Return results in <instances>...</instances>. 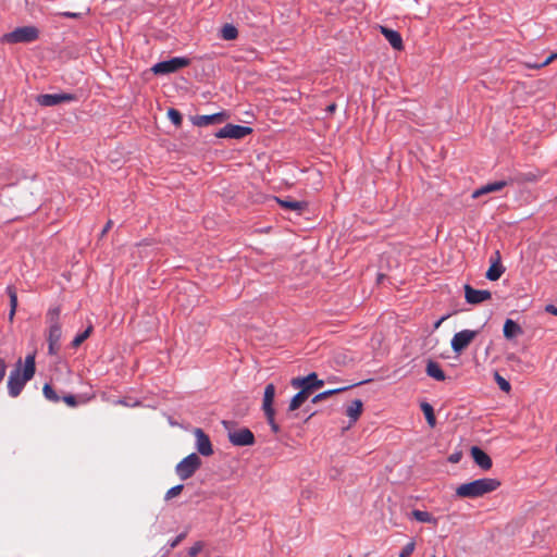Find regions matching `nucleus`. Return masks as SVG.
Wrapping results in <instances>:
<instances>
[{"mask_svg": "<svg viewBox=\"0 0 557 557\" xmlns=\"http://www.w3.org/2000/svg\"><path fill=\"white\" fill-rule=\"evenodd\" d=\"M35 371L34 355L26 356L23 367L22 361L18 360L15 369L10 372L8 379L9 395L13 398L17 397L22 393L25 384L34 377Z\"/></svg>", "mask_w": 557, "mask_h": 557, "instance_id": "nucleus-1", "label": "nucleus"}, {"mask_svg": "<svg viewBox=\"0 0 557 557\" xmlns=\"http://www.w3.org/2000/svg\"><path fill=\"white\" fill-rule=\"evenodd\" d=\"M500 482L492 478H483L463 483L456 488V495L462 498H476L498 488Z\"/></svg>", "mask_w": 557, "mask_h": 557, "instance_id": "nucleus-2", "label": "nucleus"}, {"mask_svg": "<svg viewBox=\"0 0 557 557\" xmlns=\"http://www.w3.org/2000/svg\"><path fill=\"white\" fill-rule=\"evenodd\" d=\"M60 314L61 310L59 307L50 309L47 313V321L49 323L47 336L49 355H57L60 350V339L62 336Z\"/></svg>", "mask_w": 557, "mask_h": 557, "instance_id": "nucleus-3", "label": "nucleus"}, {"mask_svg": "<svg viewBox=\"0 0 557 557\" xmlns=\"http://www.w3.org/2000/svg\"><path fill=\"white\" fill-rule=\"evenodd\" d=\"M202 462L196 453L183 458L175 467V473L181 480H188L201 467Z\"/></svg>", "mask_w": 557, "mask_h": 557, "instance_id": "nucleus-4", "label": "nucleus"}, {"mask_svg": "<svg viewBox=\"0 0 557 557\" xmlns=\"http://www.w3.org/2000/svg\"><path fill=\"white\" fill-rule=\"evenodd\" d=\"M38 36L39 30L35 26H23L4 34L2 40L9 44L33 42Z\"/></svg>", "mask_w": 557, "mask_h": 557, "instance_id": "nucleus-5", "label": "nucleus"}, {"mask_svg": "<svg viewBox=\"0 0 557 557\" xmlns=\"http://www.w3.org/2000/svg\"><path fill=\"white\" fill-rule=\"evenodd\" d=\"M190 61L187 58L175 57L166 61L159 62L154 64L151 71L157 75H164L174 73L187 65H189Z\"/></svg>", "mask_w": 557, "mask_h": 557, "instance_id": "nucleus-6", "label": "nucleus"}, {"mask_svg": "<svg viewBox=\"0 0 557 557\" xmlns=\"http://www.w3.org/2000/svg\"><path fill=\"white\" fill-rule=\"evenodd\" d=\"M479 331L473 330H462L456 333L450 342V346L454 352L460 354L478 336Z\"/></svg>", "mask_w": 557, "mask_h": 557, "instance_id": "nucleus-7", "label": "nucleus"}, {"mask_svg": "<svg viewBox=\"0 0 557 557\" xmlns=\"http://www.w3.org/2000/svg\"><path fill=\"white\" fill-rule=\"evenodd\" d=\"M75 99H76L75 95L69 94V92H61V94H54V95L44 94V95L37 96V98H36L37 102L44 107H53V106H58L62 102L74 101Z\"/></svg>", "mask_w": 557, "mask_h": 557, "instance_id": "nucleus-8", "label": "nucleus"}, {"mask_svg": "<svg viewBox=\"0 0 557 557\" xmlns=\"http://www.w3.org/2000/svg\"><path fill=\"white\" fill-rule=\"evenodd\" d=\"M252 132V128L248 126H242V125H234V124H226L224 127H222L215 136L218 138H234V139H240L245 136L249 135Z\"/></svg>", "mask_w": 557, "mask_h": 557, "instance_id": "nucleus-9", "label": "nucleus"}, {"mask_svg": "<svg viewBox=\"0 0 557 557\" xmlns=\"http://www.w3.org/2000/svg\"><path fill=\"white\" fill-rule=\"evenodd\" d=\"M193 434L196 440L195 446L197 451L205 457L211 456L213 454V447L209 436L203 432V430L196 428L194 429Z\"/></svg>", "mask_w": 557, "mask_h": 557, "instance_id": "nucleus-10", "label": "nucleus"}, {"mask_svg": "<svg viewBox=\"0 0 557 557\" xmlns=\"http://www.w3.org/2000/svg\"><path fill=\"white\" fill-rule=\"evenodd\" d=\"M228 441L235 446H250L255 443V436L249 429L228 431Z\"/></svg>", "mask_w": 557, "mask_h": 557, "instance_id": "nucleus-11", "label": "nucleus"}, {"mask_svg": "<svg viewBox=\"0 0 557 557\" xmlns=\"http://www.w3.org/2000/svg\"><path fill=\"white\" fill-rule=\"evenodd\" d=\"M290 384L294 388L308 387L309 391L313 392L314 389L322 387L324 382L318 379L317 373L312 372L307 376H298L292 379Z\"/></svg>", "mask_w": 557, "mask_h": 557, "instance_id": "nucleus-12", "label": "nucleus"}, {"mask_svg": "<svg viewBox=\"0 0 557 557\" xmlns=\"http://www.w3.org/2000/svg\"><path fill=\"white\" fill-rule=\"evenodd\" d=\"M492 297L491 292L485 289H474L470 285H465V298L468 304L478 305Z\"/></svg>", "mask_w": 557, "mask_h": 557, "instance_id": "nucleus-13", "label": "nucleus"}, {"mask_svg": "<svg viewBox=\"0 0 557 557\" xmlns=\"http://www.w3.org/2000/svg\"><path fill=\"white\" fill-rule=\"evenodd\" d=\"M228 115L225 112H219L210 115H197L193 119V123L197 126H208L211 124H220L224 122Z\"/></svg>", "mask_w": 557, "mask_h": 557, "instance_id": "nucleus-14", "label": "nucleus"}, {"mask_svg": "<svg viewBox=\"0 0 557 557\" xmlns=\"http://www.w3.org/2000/svg\"><path fill=\"white\" fill-rule=\"evenodd\" d=\"M471 456L474 462L483 470H490L492 468L493 463L491 457L478 446L471 448Z\"/></svg>", "mask_w": 557, "mask_h": 557, "instance_id": "nucleus-15", "label": "nucleus"}, {"mask_svg": "<svg viewBox=\"0 0 557 557\" xmlns=\"http://www.w3.org/2000/svg\"><path fill=\"white\" fill-rule=\"evenodd\" d=\"M495 256H496L495 260L492 261V264L485 274L486 278L490 281H497L505 272V268L500 263L499 252L496 251Z\"/></svg>", "mask_w": 557, "mask_h": 557, "instance_id": "nucleus-16", "label": "nucleus"}, {"mask_svg": "<svg viewBox=\"0 0 557 557\" xmlns=\"http://www.w3.org/2000/svg\"><path fill=\"white\" fill-rule=\"evenodd\" d=\"M381 33L394 49L401 50L404 48L403 39L398 32L381 26Z\"/></svg>", "mask_w": 557, "mask_h": 557, "instance_id": "nucleus-17", "label": "nucleus"}, {"mask_svg": "<svg viewBox=\"0 0 557 557\" xmlns=\"http://www.w3.org/2000/svg\"><path fill=\"white\" fill-rule=\"evenodd\" d=\"M505 186H507V182L506 181H498V182L488 183V184L480 187L479 189L474 190L473 194H472V198H479L482 195L499 191Z\"/></svg>", "mask_w": 557, "mask_h": 557, "instance_id": "nucleus-18", "label": "nucleus"}, {"mask_svg": "<svg viewBox=\"0 0 557 557\" xmlns=\"http://www.w3.org/2000/svg\"><path fill=\"white\" fill-rule=\"evenodd\" d=\"M300 391L292 398L289 403V410L294 411L298 409L312 394V391H309L308 387H298Z\"/></svg>", "mask_w": 557, "mask_h": 557, "instance_id": "nucleus-19", "label": "nucleus"}, {"mask_svg": "<svg viewBox=\"0 0 557 557\" xmlns=\"http://www.w3.org/2000/svg\"><path fill=\"white\" fill-rule=\"evenodd\" d=\"M274 397H275V386L272 383H270L264 388L263 403H262V409L264 412L265 411L271 412L272 410H274V408H273Z\"/></svg>", "mask_w": 557, "mask_h": 557, "instance_id": "nucleus-20", "label": "nucleus"}, {"mask_svg": "<svg viewBox=\"0 0 557 557\" xmlns=\"http://www.w3.org/2000/svg\"><path fill=\"white\" fill-rule=\"evenodd\" d=\"M276 201L283 209L296 211L298 214H300L307 208V202L305 201H297L293 199L282 200L278 198H276Z\"/></svg>", "mask_w": 557, "mask_h": 557, "instance_id": "nucleus-21", "label": "nucleus"}, {"mask_svg": "<svg viewBox=\"0 0 557 557\" xmlns=\"http://www.w3.org/2000/svg\"><path fill=\"white\" fill-rule=\"evenodd\" d=\"M425 372L429 376L433 377L436 381L442 382L446 379V375L442 370L441 366L433 360L428 361Z\"/></svg>", "mask_w": 557, "mask_h": 557, "instance_id": "nucleus-22", "label": "nucleus"}, {"mask_svg": "<svg viewBox=\"0 0 557 557\" xmlns=\"http://www.w3.org/2000/svg\"><path fill=\"white\" fill-rule=\"evenodd\" d=\"M363 404L360 399H355L351 404L346 408V416L354 423L356 422L362 413Z\"/></svg>", "mask_w": 557, "mask_h": 557, "instance_id": "nucleus-23", "label": "nucleus"}, {"mask_svg": "<svg viewBox=\"0 0 557 557\" xmlns=\"http://www.w3.org/2000/svg\"><path fill=\"white\" fill-rule=\"evenodd\" d=\"M503 331H504V336L507 339H511V338L522 334L521 326L511 319H507L505 321Z\"/></svg>", "mask_w": 557, "mask_h": 557, "instance_id": "nucleus-24", "label": "nucleus"}, {"mask_svg": "<svg viewBox=\"0 0 557 557\" xmlns=\"http://www.w3.org/2000/svg\"><path fill=\"white\" fill-rule=\"evenodd\" d=\"M7 293L10 297L9 320L12 322L15 311H16V307H17V294H16V290L14 289V287H12V286H8Z\"/></svg>", "mask_w": 557, "mask_h": 557, "instance_id": "nucleus-25", "label": "nucleus"}, {"mask_svg": "<svg viewBox=\"0 0 557 557\" xmlns=\"http://www.w3.org/2000/svg\"><path fill=\"white\" fill-rule=\"evenodd\" d=\"M412 517L419 521V522H424V523H433V524H436L437 520L436 518H434L430 512L428 511H422V510H413L411 512Z\"/></svg>", "mask_w": 557, "mask_h": 557, "instance_id": "nucleus-26", "label": "nucleus"}, {"mask_svg": "<svg viewBox=\"0 0 557 557\" xmlns=\"http://www.w3.org/2000/svg\"><path fill=\"white\" fill-rule=\"evenodd\" d=\"M238 36V30L237 28L232 25V24H225L222 28H221V37L224 39V40H234L236 39Z\"/></svg>", "mask_w": 557, "mask_h": 557, "instance_id": "nucleus-27", "label": "nucleus"}, {"mask_svg": "<svg viewBox=\"0 0 557 557\" xmlns=\"http://www.w3.org/2000/svg\"><path fill=\"white\" fill-rule=\"evenodd\" d=\"M421 410L423 411L425 419L428 421V424L433 428L435 426L436 419L434 416L433 407L429 403H422L421 404Z\"/></svg>", "mask_w": 557, "mask_h": 557, "instance_id": "nucleus-28", "label": "nucleus"}, {"mask_svg": "<svg viewBox=\"0 0 557 557\" xmlns=\"http://www.w3.org/2000/svg\"><path fill=\"white\" fill-rule=\"evenodd\" d=\"M92 325L89 324L84 332L77 334L72 342V347H79L90 336V334L92 333Z\"/></svg>", "mask_w": 557, "mask_h": 557, "instance_id": "nucleus-29", "label": "nucleus"}, {"mask_svg": "<svg viewBox=\"0 0 557 557\" xmlns=\"http://www.w3.org/2000/svg\"><path fill=\"white\" fill-rule=\"evenodd\" d=\"M494 379L497 383V385L499 386V388L503 391V392H506L508 393L511 388L510 386V383L505 379L503 377L502 375H499L498 372H495L494 374Z\"/></svg>", "mask_w": 557, "mask_h": 557, "instance_id": "nucleus-30", "label": "nucleus"}, {"mask_svg": "<svg viewBox=\"0 0 557 557\" xmlns=\"http://www.w3.org/2000/svg\"><path fill=\"white\" fill-rule=\"evenodd\" d=\"M42 393L45 397L50 401L57 403L60 399L54 389L49 384L44 385Z\"/></svg>", "mask_w": 557, "mask_h": 557, "instance_id": "nucleus-31", "label": "nucleus"}, {"mask_svg": "<svg viewBox=\"0 0 557 557\" xmlns=\"http://www.w3.org/2000/svg\"><path fill=\"white\" fill-rule=\"evenodd\" d=\"M184 488V485L183 484H178V485H175L173 487H171L166 493H165V496H164V499L166 502L171 500L172 498L174 497H177L182 491Z\"/></svg>", "mask_w": 557, "mask_h": 557, "instance_id": "nucleus-32", "label": "nucleus"}, {"mask_svg": "<svg viewBox=\"0 0 557 557\" xmlns=\"http://www.w3.org/2000/svg\"><path fill=\"white\" fill-rule=\"evenodd\" d=\"M168 117L176 126L182 124V114L175 109H170L168 111Z\"/></svg>", "mask_w": 557, "mask_h": 557, "instance_id": "nucleus-33", "label": "nucleus"}, {"mask_svg": "<svg viewBox=\"0 0 557 557\" xmlns=\"http://www.w3.org/2000/svg\"><path fill=\"white\" fill-rule=\"evenodd\" d=\"M265 417H267V420L272 429V431L274 433H277L280 431V426L276 424L275 420H274V414H275V411L272 410L271 412L269 411H265L264 412Z\"/></svg>", "mask_w": 557, "mask_h": 557, "instance_id": "nucleus-34", "label": "nucleus"}, {"mask_svg": "<svg viewBox=\"0 0 557 557\" xmlns=\"http://www.w3.org/2000/svg\"><path fill=\"white\" fill-rule=\"evenodd\" d=\"M416 547V543L413 541L409 542L399 553V557H409Z\"/></svg>", "mask_w": 557, "mask_h": 557, "instance_id": "nucleus-35", "label": "nucleus"}, {"mask_svg": "<svg viewBox=\"0 0 557 557\" xmlns=\"http://www.w3.org/2000/svg\"><path fill=\"white\" fill-rule=\"evenodd\" d=\"M202 549V545L200 543H196L194 546H191L188 550V555L190 557H196Z\"/></svg>", "mask_w": 557, "mask_h": 557, "instance_id": "nucleus-36", "label": "nucleus"}, {"mask_svg": "<svg viewBox=\"0 0 557 557\" xmlns=\"http://www.w3.org/2000/svg\"><path fill=\"white\" fill-rule=\"evenodd\" d=\"M63 400L71 407H74L76 406V399H75V396L73 395H67L63 398Z\"/></svg>", "mask_w": 557, "mask_h": 557, "instance_id": "nucleus-37", "label": "nucleus"}, {"mask_svg": "<svg viewBox=\"0 0 557 557\" xmlns=\"http://www.w3.org/2000/svg\"><path fill=\"white\" fill-rule=\"evenodd\" d=\"M7 371V366L3 360L0 359V383L2 382Z\"/></svg>", "mask_w": 557, "mask_h": 557, "instance_id": "nucleus-38", "label": "nucleus"}, {"mask_svg": "<svg viewBox=\"0 0 557 557\" xmlns=\"http://www.w3.org/2000/svg\"><path fill=\"white\" fill-rule=\"evenodd\" d=\"M345 388H335V389H330V391H325L323 392L322 394H324V398L326 399L327 397H330L331 395H334L336 393H339L342 391H344Z\"/></svg>", "mask_w": 557, "mask_h": 557, "instance_id": "nucleus-39", "label": "nucleus"}, {"mask_svg": "<svg viewBox=\"0 0 557 557\" xmlns=\"http://www.w3.org/2000/svg\"><path fill=\"white\" fill-rule=\"evenodd\" d=\"M62 16L64 17H69V18H78L81 17V13H75V12H63L61 13Z\"/></svg>", "mask_w": 557, "mask_h": 557, "instance_id": "nucleus-40", "label": "nucleus"}, {"mask_svg": "<svg viewBox=\"0 0 557 557\" xmlns=\"http://www.w3.org/2000/svg\"><path fill=\"white\" fill-rule=\"evenodd\" d=\"M555 59H557V52L552 53L544 62H542V65H548L550 64Z\"/></svg>", "mask_w": 557, "mask_h": 557, "instance_id": "nucleus-41", "label": "nucleus"}, {"mask_svg": "<svg viewBox=\"0 0 557 557\" xmlns=\"http://www.w3.org/2000/svg\"><path fill=\"white\" fill-rule=\"evenodd\" d=\"M460 458H461V454H453L449 456L448 460L453 463H457V462H459Z\"/></svg>", "mask_w": 557, "mask_h": 557, "instance_id": "nucleus-42", "label": "nucleus"}, {"mask_svg": "<svg viewBox=\"0 0 557 557\" xmlns=\"http://www.w3.org/2000/svg\"><path fill=\"white\" fill-rule=\"evenodd\" d=\"M545 310L554 315H557V308L553 305L546 306Z\"/></svg>", "mask_w": 557, "mask_h": 557, "instance_id": "nucleus-43", "label": "nucleus"}, {"mask_svg": "<svg viewBox=\"0 0 557 557\" xmlns=\"http://www.w3.org/2000/svg\"><path fill=\"white\" fill-rule=\"evenodd\" d=\"M324 399H325V398H324V394L320 393V394L315 395V396L312 398V403H313V404H317V403H319V401H321V400H324Z\"/></svg>", "mask_w": 557, "mask_h": 557, "instance_id": "nucleus-44", "label": "nucleus"}, {"mask_svg": "<svg viewBox=\"0 0 557 557\" xmlns=\"http://www.w3.org/2000/svg\"><path fill=\"white\" fill-rule=\"evenodd\" d=\"M112 221L109 220L106 224V226L103 227L102 232H101V236H103L111 227H112Z\"/></svg>", "mask_w": 557, "mask_h": 557, "instance_id": "nucleus-45", "label": "nucleus"}, {"mask_svg": "<svg viewBox=\"0 0 557 557\" xmlns=\"http://www.w3.org/2000/svg\"><path fill=\"white\" fill-rule=\"evenodd\" d=\"M527 66L530 69H542L545 65H542V63H539V64L537 63H533V64L528 63Z\"/></svg>", "mask_w": 557, "mask_h": 557, "instance_id": "nucleus-46", "label": "nucleus"}, {"mask_svg": "<svg viewBox=\"0 0 557 557\" xmlns=\"http://www.w3.org/2000/svg\"><path fill=\"white\" fill-rule=\"evenodd\" d=\"M535 177L534 175L532 174H524L522 177H521V181H534Z\"/></svg>", "mask_w": 557, "mask_h": 557, "instance_id": "nucleus-47", "label": "nucleus"}, {"mask_svg": "<svg viewBox=\"0 0 557 557\" xmlns=\"http://www.w3.org/2000/svg\"><path fill=\"white\" fill-rule=\"evenodd\" d=\"M447 319V315L445 317H442L435 324H434V329H438L440 325L443 323V321H445Z\"/></svg>", "mask_w": 557, "mask_h": 557, "instance_id": "nucleus-48", "label": "nucleus"}, {"mask_svg": "<svg viewBox=\"0 0 557 557\" xmlns=\"http://www.w3.org/2000/svg\"><path fill=\"white\" fill-rule=\"evenodd\" d=\"M327 112L330 113H333L335 110H336V104L335 103H331L327 108H326Z\"/></svg>", "mask_w": 557, "mask_h": 557, "instance_id": "nucleus-49", "label": "nucleus"}, {"mask_svg": "<svg viewBox=\"0 0 557 557\" xmlns=\"http://www.w3.org/2000/svg\"><path fill=\"white\" fill-rule=\"evenodd\" d=\"M182 539V535L178 536L173 543H172V547H174Z\"/></svg>", "mask_w": 557, "mask_h": 557, "instance_id": "nucleus-50", "label": "nucleus"}, {"mask_svg": "<svg viewBox=\"0 0 557 557\" xmlns=\"http://www.w3.org/2000/svg\"><path fill=\"white\" fill-rule=\"evenodd\" d=\"M348 557H351V556H348Z\"/></svg>", "mask_w": 557, "mask_h": 557, "instance_id": "nucleus-51", "label": "nucleus"}]
</instances>
